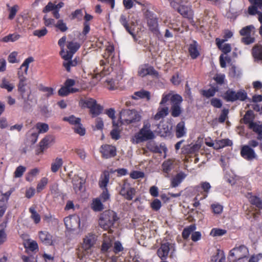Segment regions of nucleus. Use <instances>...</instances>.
Returning a JSON list of instances; mask_svg holds the SVG:
<instances>
[{
	"instance_id": "nucleus-48",
	"label": "nucleus",
	"mask_w": 262,
	"mask_h": 262,
	"mask_svg": "<svg viewBox=\"0 0 262 262\" xmlns=\"http://www.w3.org/2000/svg\"><path fill=\"white\" fill-rule=\"evenodd\" d=\"M73 129L75 133L78 134L80 136H83L85 133V130L83 127L82 125L80 123V122L73 127Z\"/></svg>"
},
{
	"instance_id": "nucleus-10",
	"label": "nucleus",
	"mask_w": 262,
	"mask_h": 262,
	"mask_svg": "<svg viewBox=\"0 0 262 262\" xmlns=\"http://www.w3.org/2000/svg\"><path fill=\"white\" fill-rule=\"evenodd\" d=\"M155 137L154 133L151 130L144 129H140L139 132L135 136L136 143L153 139Z\"/></svg>"
},
{
	"instance_id": "nucleus-20",
	"label": "nucleus",
	"mask_w": 262,
	"mask_h": 262,
	"mask_svg": "<svg viewBox=\"0 0 262 262\" xmlns=\"http://www.w3.org/2000/svg\"><path fill=\"white\" fill-rule=\"evenodd\" d=\"M226 40V39L221 40L219 38L216 39V45L217 46L218 48L221 50H222V51L225 54L229 53L231 50V48L229 44L226 43V44L222 45V44Z\"/></svg>"
},
{
	"instance_id": "nucleus-1",
	"label": "nucleus",
	"mask_w": 262,
	"mask_h": 262,
	"mask_svg": "<svg viewBox=\"0 0 262 262\" xmlns=\"http://www.w3.org/2000/svg\"><path fill=\"white\" fill-rule=\"evenodd\" d=\"M18 83L17 84L18 92L19 94L20 98L23 100V109L27 111L31 109L32 103L36 101L34 96L32 94V91L30 87H29V90L27 91L26 86L27 85V78L20 73H18Z\"/></svg>"
},
{
	"instance_id": "nucleus-52",
	"label": "nucleus",
	"mask_w": 262,
	"mask_h": 262,
	"mask_svg": "<svg viewBox=\"0 0 262 262\" xmlns=\"http://www.w3.org/2000/svg\"><path fill=\"white\" fill-rule=\"evenodd\" d=\"M26 168L23 166H19L17 167L14 173V177L15 178L21 177L24 172L26 171Z\"/></svg>"
},
{
	"instance_id": "nucleus-46",
	"label": "nucleus",
	"mask_w": 262,
	"mask_h": 262,
	"mask_svg": "<svg viewBox=\"0 0 262 262\" xmlns=\"http://www.w3.org/2000/svg\"><path fill=\"white\" fill-rule=\"evenodd\" d=\"M55 27L62 32H66L68 29L66 23H64L62 19L58 20L57 23L55 25Z\"/></svg>"
},
{
	"instance_id": "nucleus-57",
	"label": "nucleus",
	"mask_w": 262,
	"mask_h": 262,
	"mask_svg": "<svg viewBox=\"0 0 262 262\" xmlns=\"http://www.w3.org/2000/svg\"><path fill=\"white\" fill-rule=\"evenodd\" d=\"M252 115L253 112L252 111H248L247 112V113H246L245 115L243 118L244 122L245 124H249V125L250 123L252 122V121H251Z\"/></svg>"
},
{
	"instance_id": "nucleus-12",
	"label": "nucleus",
	"mask_w": 262,
	"mask_h": 262,
	"mask_svg": "<svg viewBox=\"0 0 262 262\" xmlns=\"http://www.w3.org/2000/svg\"><path fill=\"white\" fill-rule=\"evenodd\" d=\"M183 101V98L181 96L180 97V99L178 101H175L171 104L170 107L171 115L173 117H179L182 113L183 110L181 107V103Z\"/></svg>"
},
{
	"instance_id": "nucleus-9",
	"label": "nucleus",
	"mask_w": 262,
	"mask_h": 262,
	"mask_svg": "<svg viewBox=\"0 0 262 262\" xmlns=\"http://www.w3.org/2000/svg\"><path fill=\"white\" fill-rule=\"evenodd\" d=\"M64 222L66 227L71 230H75L80 227V218L77 215H72L64 218Z\"/></svg>"
},
{
	"instance_id": "nucleus-19",
	"label": "nucleus",
	"mask_w": 262,
	"mask_h": 262,
	"mask_svg": "<svg viewBox=\"0 0 262 262\" xmlns=\"http://www.w3.org/2000/svg\"><path fill=\"white\" fill-rule=\"evenodd\" d=\"M249 128L258 134L257 139H262V123L259 122L258 123L256 122L250 123Z\"/></svg>"
},
{
	"instance_id": "nucleus-55",
	"label": "nucleus",
	"mask_w": 262,
	"mask_h": 262,
	"mask_svg": "<svg viewBox=\"0 0 262 262\" xmlns=\"http://www.w3.org/2000/svg\"><path fill=\"white\" fill-rule=\"evenodd\" d=\"M19 7L17 5H14L9 9V16L10 19H12L14 18L17 11L18 10Z\"/></svg>"
},
{
	"instance_id": "nucleus-18",
	"label": "nucleus",
	"mask_w": 262,
	"mask_h": 262,
	"mask_svg": "<svg viewBox=\"0 0 262 262\" xmlns=\"http://www.w3.org/2000/svg\"><path fill=\"white\" fill-rule=\"evenodd\" d=\"M38 236L42 243L46 245H51L52 243L51 235L47 231H41L39 232Z\"/></svg>"
},
{
	"instance_id": "nucleus-21",
	"label": "nucleus",
	"mask_w": 262,
	"mask_h": 262,
	"mask_svg": "<svg viewBox=\"0 0 262 262\" xmlns=\"http://www.w3.org/2000/svg\"><path fill=\"white\" fill-rule=\"evenodd\" d=\"M188 51L191 58L193 59L196 58L199 55V52L198 49L197 42L193 40L189 45Z\"/></svg>"
},
{
	"instance_id": "nucleus-53",
	"label": "nucleus",
	"mask_w": 262,
	"mask_h": 262,
	"mask_svg": "<svg viewBox=\"0 0 262 262\" xmlns=\"http://www.w3.org/2000/svg\"><path fill=\"white\" fill-rule=\"evenodd\" d=\"M47 33L48 30L46 28L43 27L41 29L34 30L33 32V34L34 36L40 38L41 37L45 36L47 34Z\"/></svg>"
},
{
	"instance_id": "nucleus-41",
	"label": "nucleus",
	"mask_w": 262,
	"mask_h": 262,
	"mask_svg": "<svg viewBox=\"0 0 262 262\" xmlns=\"http://www.w3.org/2000/svg\"><path fill=\"white\" fill-rule=\"evenodd\" d=\"M29 211L31 213V218L34 221L35 224H38L40 221L39 214L36 211L33 207H31L29 208Z\"/></svg>"
},
{
	"instance_id": "nucleus-54",
	"label": "nucleus",
	"mask_w": 262,
	"mask_h": 262,
	"mask_svg": "<svg viewBox=\"0 0 262 262\" xmlns=\"http://www.w3.org/2000/svg\"><path fill=\"white\" fill-rule=\"evenodd\" d=\"M113 126L114 127V128L111 131V135L112 136V138L113 139L115 140H118L120 138V130L118 129V127L119 126L115 125Z\"/></svg>"
},
{
	"instance_id": "nucleus-44",
	"label": "nucleus",
	"mask_w": 262,
	"mask_h": 262,
	"mask_svg": "<svg viewBox=\"0 0 262 262\" xmlns=\"http://www.w3.org/2000/svg\"><path fill=\"white\" fill-rule=\"evenodd\" d=\"M79 47V44L76 42L70 41L68 42L67 45V48L69 49V51L73 53H75Z\"/></svg>"
},
{
	"instance_id": "nucleus-15",
	"label": "nucleus",
	"mask_w": 262,
	"mask_h": 262,
	"mask_svg": "<svg viewBox=\"0 0 262 262\" xmlns=\"http://www.w3.org/2000/svg\"><path fill=\"white\" fill-rule=\"evenodd\" d=\"M138 75L143 77L147 75H157V72L154 70V69L147 65H143L141 66L138 70Z\"/></svg>"
},
{
	"instance_id": "nucleus-26",
	"label": "nucleus",
	"mask_w": 262,
	"mask_h": 262,
	"mask_svg": "<svg viewBox=\"0 0 262 262\" xmlns=\"http://www.w3.org/2000/svg\"><path fill=\"white\" fill-rule=\"evenodd\" d=\"M176 135L177 138H181L183 137L186 133L185 122L181 121L178 123L176 126Z\"/></svg>"
},
{
	"instance_id": "nucleus-40",
	"label": "nucleus",
	"mask_w": 262,
	"mask_h": 262,
	"mask_svg": "<svg viewBox=\"0 0 262 262\" xmlns=\"http://www.w3.org/2000/svg\"><path fill=\"white\" fill-rule=\"evenodd\" d=\"M173 162L171 160H168L162 164L163 170L165 173H168L173 168Z\"/></svg>"
},
{
	"instance_id": "nucleus-45",
	"label": "nucleus",
	"mask_w": 262,
	"mask_h": 262,
	"mask_svg": "<svg viewBox=\"0 0 262 262\" xmlns=\"http://www.w3.org/2000/svg\"><path fill=\"white\" fill-rule=\"evenodd\" d=\"M136 194V190L134 188L131 187L128 191L125 192L124 194L122 195L127 200H132Z\"/></svg>"
},
{
	"instance_id": "nucleus-64",
	"label": "nucleus",
	"mask_w": 262,
	"mask_h": 262,
	"mask_svg": "<svg viewBox=\"0 0 262 262\" xmlns=\"http://www.w3.org/2000/svg\"><path fill=\"white\" fill-rule=\"evenodd\" d=\"M151 208L156 210H158L161 207V201L158 199H155L151 204Z\"/></svg>"
},
{
	"instance_id": "nucleus-14",
	"label": "nucleus",
	"mask_w": 262,
	"mask_h": 262,
	"mask_svg": "<svg viewBox=\"0 0 262 262\" xmlns=\"http://www.w3.org/2000/svg\"><path fill=\"white\" fill-rule=\"evenodd\" d=\"M241 156L248 160H251L256 157V155L253 149L251 148L249 146H244L241 151Z\"/></svg>"
},
{
	"instance_id": "nucleus-34",
	"label": "nucleus",
	"mask_w": 262,
	"mask_h": 262,
	"mask_svg": "<svg viewBox=\"0 0 262 262\" xmlns=\"http://www.w3.org/2000/svg\"><path fill=\"white\" fill-rule=\"evenodd\" d=\"M92 208L95 211H100L103 209V205L99 198L93 200L92 204Z\"/></svg>"
},
{
	"instance_id": "nucleus-4",
	"label": "nucleus",
	"mask_w": 262,
	"mask_h": 262,
	"mask_svg": "<svg viewBox=\"0 0 262 262\" xmlns=\"http://www.w3.org/2000/svg\"><path fill=\"white\" fill-rule=\"evenodd\" d=\"M96 241V236L95 234L89 233L83 238V243L81 247L77 249V256L81 259L84 255V252H88V251L94 245Z\"/></svg>"
},
{
	"instance_id": "nucleus-36",
	"label": "nucleus",
	"mask_w": 262,
	"mask_h": 262,
	"mask_svg": "<svg viewBox=\"0 0 262 262\" xmlns=\"http://www.w3.org/2000/svg\"><path fill=\"white\" fill-rule=\"evenodd\" d=\"M11 193V191H8L5 193L0 192V207L5 208V204Z\"/></svg>"
},
{
	"instance_id": "nucleus-7",
	"label": "nucleus",
	"mask_w": 262,
	"mask_h": 262,
	"mask_svg": "<svg viewBox=\"0 0 262 262\" xmlns=\"http://www.w3.org/2000/svg\"><path fill=\"white\" fill-rule=\"evenodd\" d=\"M223 98L228 102H233L236 100L244 101L247 97V93L244 90L237 92L231 90H228L223 95Z\"/></svg>"
},
{
	"instance_id": "nucleus-60",
	"label": "nucleus",
	"mask_w": 262,
	"mask_h": 262,
	"mask_svg": "<svg viewBox=\"0 0 262 262\" xmlns=\"http://www.w3.org/2000/svg\"><path fill=\"white\" fill-rule=\"evenodd\" d=\"M77 64V61L75 60H71L65 61L63 63V66L66 69L68 72L70 71L71 67H74Z\"/></svg>"
},
{
	"instance_id": "nucleus-22",
	"label": "nucleus",
	"mask_w": 262,
	"mask_h": 262,
	"mask_svg": "<svg viewBox=\"0 0 262 262\" xmlns=\"http://www.w3.org/2000/svg\"><path fill=\"white\" fill-rule=\"evenodd\" d=\"M169 113V108L168 107H159L158 109L157 113L154 116V119L155 120H159L166 116Z\"/></svg>"
},
{
	"instance_id": "nucleus-2",
	"label": "nucleus",
	"mask_w": 262,
	"mask_h": 262,
	"mask_svg": "<svg viewBox=\"0 0 262 262\" xmlns=\"http://www.w3.org/2000/svg\"><path fill=\"white\" fill-rule=\"evenodd\" d=\"M141 116L138 112L135 110H123L119 115V121L116 123L113 121V125L121 126L123 124H129L139 122Z\"/></svg>"
},
{
	"instance_id": "nucleus-62",
	"label": "nucleus",
	"mask_w": 262,
	"mask_h": 262,
	"mask_svg": "<svg viewBox=\"0 0 262 262\" xmlns=\"http://www.w3.org/2000/svg\"><path fill=\"white\" fill-rule=\"evenodd\" d=\"M43 20L45 26L47 27L55 26L56 24L54 19L48 18L47 15L44 16Z\"/></svg>"
},
{
	"instance_id": "nucleus-63",
	"label": "nucleus",
	"mask_w": 262,
	"mask_h": 262,
	"mask_svg": "<svg viewBox=\"0 0 262 262\" xmlns=\"http://www.w3.org/2000/svg\"><path fill=\"white\" fill-rule=\"evenodd\" d=\"M114 47L111 45H108L105 49V52L104 55V57L107 58L111 56L114 52Z\"/></svg>"
},
{
	"instance_id": "nucleus-8",
	"label": "nucleus",
	"mask_w": 262,
	"mask_h": 262,
	"mask_svg": "<svg viewBox=\"0 0 262 262\" xmlns=\"http://www.w3.org/2000/svg\"><path fill=\"white\" fill-rule=\"evenodd\" d=\"M252 5L248 8V13L250 15H258V20L262 24V13L258 9L262 10V0H249Z\"/></svg>"
},
{
	"instance_id": "nucleus-51",
	"label": "nucleus",
	"mask_w": 262,
	"mask_h": 262,
	"mask_svg": "<svg viewBox=\"0 0 262 262\" xmlns=\"http://www.w3.org/2000/svg\"><path fill=\"white\" fill-rule=\"evenodd\" d=\"M229 113V110L224 108L221 112V114L218 119V121L220 123H224L226 119L228 118V115Z\"/></svg>"
},
{
	"instance_id": "nucleus-37",
	"label": "nucleus",
	"mask_w": 262,
	"mask_h": 262,
	"mask_svg": "<svg viewBox=\"0 0 262 262\" xmlns=\"http://www.w3.org/2000/svg\"><path fill=\"white\" fill-rule=\"evenodd\" d=\"M35 128L38 130V134L47 132L49 128L47 124L42 122H38L35 125Z\"/></svg>"
},
{
	"instance_id": "nucleus-56",
	"label": "nucleus",
	"mask_w": 262,
	"mask_h": 262,
	"mask_svg": "<svg viewBox=\"0 0 262 262\" xmlns=\"http://www.w3.org/2000/svg\"><path fill=\"white\" fill-rule=\"evenodd\" d=\"M112 241L107 239L104 240L103 244L102 245L101 250L103 252H106L112 246Z\"/></svg>"
},
{
	"instance_id": "nucleus-16",
	"label": "nucleus",
	"mask_w": 262,
	"mask_h": 262,
	"mask_svg": "<svg viewBox=\"0 0 262 262\" xmlns=\"http://www.w3.org/2000/svg\"><path fill=\"white\" fill-rule=\"evenodd\" d=\"M181 96L179 94H174L172 93H169L167 94L163 95L162 100L160 103V105H163L166 103L168 101H170L171 104L175 101H178L180 99Z\"/></svg>"
},
{
	"instance_id": "nucleus-58",
	"label": "nucleus",
	"mask_w": 262,
	"mask_h": 262,
	"mask_svg": "<svg viewBox=\"0 0 262 262\" xmlns=\"http://www.w3.org/2000/svg\"><path fill=\"white\" fill-rule=\"evenodd\" d=\"M48 179L46 178H43L41 179L40 181L38 183L37 186V190L38 192H40L41 191L45 186L47 184Z\"/></svg>"
},
{
	"instance_id": "nucleus-59",
	"label": "nucleus",
	"mask_w": 262,
	"mask_h": 262,
	"mask_svg": "<svg viewBox=\"0 0 262 262\" xmlns=\"http://www.w3.org/2000/svg\"><path fill=\"white\" fill-rule=\"evenodd\" d=\"M131 186L129 183L126 181H124L123 185L121 186V189L120 191V194L122 195L125 194L127 191H128L130 188Z\"/></svg>"
},
{
	"instance_id": "nucleus-24",
	"label": "nucleus",
	"mask_w": 262,
	"mask_h": 262,
	"mask_svg": "<svg viewBox=\"0 0 262 262\" xmlns=\"http://www.w3.org/2000/svg\"><path fill=\"white\" fill-rule=\"evenodd\" d=\"M138 98L142 99L145 98L148 101L150 99V93L147 91L141 90L135 92L134 95L133 96V98L134 99H137Z\"/></svg>"
},
{
	"instance_id": "nucleus-23",
	"label": "nucleus",
	"mask_w": 262,
	"mask_h": 262,
	"mask_svg": "<svg viewBox=\"0 0 262 262\" xmlns=\"http://www.w3.org/2000/svg\"><path fill=\"white\" fill-rule=\"evenodd\" d=\"M84 183V180L78 176H75L73 180V188L76 193L80 191L82 185Z\"/></svg>"
},
{
	"instance_id": "nucleus-47",
	"label": "nucleus",
	"mask_w": 262,
	"mask_h": 262,
	"mask_svg": "<svg viewBox=\"0 0 262 262\" xmlns=\"http://www.w3.org/2000/svg\"><path fill=\"white\" fill-rule=\"evenodd\" d=\"M63 120L68 121L70 124L74 125L75 126L80 122V119L76 118L74 116L72 115L69 117H64Z\"/></svg>"
},
{
	"instance_id": "nucleus-13",
	"label": "nucleus",
	"mask_w": 262,
	"mask_h": 262,
	"mask_svg": "<svg viewBox=\"0 0 262 262\" xmlns=\"http://www.w3.org/2000/svg\"><path fill=\"white\" fill-rule=\"evenodd\" d=\"M178 11L184 17L189 19H192L193 12L192 10L188 6L183 5V3L180 4V6L178 8Z\"/></svg>"
},
{
	"instance_id": "nucleus-39",
	"label": "nucleus",
	"mask_w": 262,
	"mask_h": 262,
	"mask_svg": "<svg viewBox=\"0 0 262 262\" xmlns=\"http://www.w3.org/2000/svg\"><path fill=\"white\" fill-rule=\"evenodd\" d=\"M109 174L107 173H104V176L101 178L99 182V185L101 189H107L106 186L109 182Z\"/></svg>"
},
{
	"instance_id": "nucleus-32",
	"label": "nucleus",
	"mask_w": 262,
	"mask_h": 262,
	"mask_svg": "<svg viewBox=\"0 0 262 262\" xmlns=\"http://www.w3.org/2000/svg\"><path fill=\"white\" fill-rule=\"evenodd\" d=\"M249 201L252 205H254L256 208L259 209H262V200L259 198L255 195H250L249 197Z\"/></svg>"
},
{
	"instance_id": "nucleus-33",
	"label": "nucleus",
	"mask_w": 262,
	"mask_h": 262,
	"mask_svg": "<svg viewBox=\"0 0 262 262\" xmlns=\"http://www.w3.org/2000/svg\"><path fill=\"white\" fill-rule=\"evenodd\" d=\"M0 88L7 90L8 92H11L14 88V85L13 83H10L9 81L4 78L2 80V82L0 84Z\"/></svg>"
},
{
	"instance_id": "nucleus-17",
	"label": "nucleus",
	"mask_w": 262,
	"mask_h": 262,
	"mask_svg": "<svg viewBox=\"0 0 262 262\" xmlns=\"http://www.w3.org/2000/svg\"><path fill=\"white\" fill-rule=\"evenodd\" d=\"M169 250V244L168 243L162 244L157 251L158 255L162 260L166 259L168 255Z\"/></svg>"
},
{
	"instance_id": "nucleus-61",
	"label": "nucleus",
	"mask_w": 262,
	"mask_h": 262,
	"mask_svg": "<svg viewBox=\"0 0 262 262\" xmlns=\"http://www.w3.org/2000/svg\"><path fill=\"white\" fill-rule=\"evenodd\" d=\"M110 194L108 193L107 189H103V191L100 195V198L101 199L103 202L107 201L110 199Z\"/></svg>"
},
{
	"instance_id": "nucleus-35",
	"label": "nucleus",
	"mask_w": 262,
	"mask_h": 262,
	"mask_svg": "<svg viewBox=\"0 0 262 262\" xmlns=\"http://www.w3.org/2000/svg\"><path fill=\"white\" fill-rule=\"evenodd\" d=\"M232 144V142L229 139H222L217 141L214 144V148L216 149H220L223 148L225 146H229Z\"/></svg>"
},
{
	"instance_id": "nucleus-29",
	"label": "nucleus",
	"mask_w": 262,
	"mask_h": 262,
	"mask_svg": "<svg viewBox=\"0 0 262 262\" xmlns=\"http://www.w3.org/2000/svg\"><path fill=\"white\" fill-rule=\"evenodd\" d=\"M158 128L161 136L169 135L172 129V126H169L167 123L163 124L162 125H160Z\"/></svg>"
},
{
	"instance_id": "nucleus-49",
	"label": "nucleus",
	"mask_w": 262,
	"mask_h": 262,
	"mask_svg": "<svg viewBox=\"0 0 262 262\" xmlns=\"http://www.w3.org/2000/svg\"><path fill=\"white\" fill-rule=\"evenodd\" d=\"M254 28L252 25H250L243 28L240 31V34L242 36H249L251 32Z\"/></svg>"
},
{
	"instance_id": "nucleus-11",
	"label": "nucleus",
	"mask_w": 262,
	"mask_h": 262,
	"mask_svg": "<svg viewBox=\"0 0 262 262\" xmlns=\"http://www.w3.org/2000/svg\"><path fill=\"white\" fill-rule=\"evenodd\" d=\"M100 152L102 157L105 159L113 158L116 155V148L110 145H102L101 147Z\"/></svg>"
},
{
	"instance_id": "nucleus-42",
	"label": "nucleus",
	"mask_w": 262,
	"mask_h": 262,
	"mask_svg": "<svg viewBox=\"0 0 262 262\" xmlns=\"http://www.w3.org/2000/svg\"><path fill=\"white\" fill-rule=\"evenodd\" d=\"M20 38V35L18 34H10L3 38L2 40L4 42H13L18 40Z\"/></svg>"
},
{
	"instance_id": "nucleus-28",
	"label": "nucleus",
	"mask_w": 262,
	"mask_h": 262,
	"mask_svg": "<svg viewBox=\"0 0 262 262\" xmlns=\"http://www.w3.org/2000/svg\"><path fill=\"white\" fill-rule=\"evenodd\" d=\"M53 140L54 138L52 136H48L45 137L39 143L41 152H43L44 149L47 148L49 144L53 141Z\"/></svg>"
},
{
	"instance_id": "nucleus-27",
	"label": "nucleus",
	"mask_w": 262,
	"mask_h": 262,
	"mask_svg": "<svg viewBox=\"0 0 262 262\" xmlns=\"http://www.w3.org/2000/svg\"><path fill=\"white\" fill-rule=\"evenodd\" d=\"M185 175L183 173H179L171 180V186L172 187H177L185 178Z\"/></svg>"
},
{
	"instance_id": "nucleus-25",
	"label": "nucleus",
	"mask_w": 262,
	"mask_h": 262,
	"mask_svg": "<svg viewBox=\"0 0 262 262\" xmlns=\"http://www.w3.org/2000/svg\"><path fill=\"white\" fill-rule=\"evenodd\" d=\"M129 16H125V15L122 14L120 16L119 21L120 23L124 26L126 30L132 35L134 36V33L132 32L131 29L129 26Z\"/></svg>"
},
{
	"instance_id": "nucleus-50",
	"label": "nucleus",
	"mask_w": 262,
	"mask_h": 262,
	"mask_svg": "<svg viewBox=\"0 0 262 262\" xmlns=\"http://www.w3.org/2000/svg\"><path fill=\"white\" fill-rule=\"evenodd\" d=\"M226 230L221 229L213 228L210 232V235L212 236H220L224 235Z\"/></svg>"
},
{
	"instance_id": "nucleus-6",
	"label": "nucleus",
	"mask_w": 262,
	"mask_h": 262,
	"mask_svg": "<svg viewBox=\"0 0 262 262\" xmlns=\"http://www.w3.org/2000/svg\"><path fill=\"white\" fill-rule=\"evenodd\" d=\"M248 253V248L244 245H241L230 251L228 259L230 262H237V260L247 257Z\"/></svg>"
},
{
	"instance_id": "nucleus-38",
	"label": "nucleus",
	"mask_w": 262,
	"mask_h": 262,
	"mask_svg": "<svg viewBox=\"0 0 262 262\" xmlns=\"http://www.w3.org/2000/svg\"><path fill=\"white\" fill-rule=\"evenodd\" d=\"M33 61H34V59L32 57H29L28 58H27L24 61L23 63L21 65V66L18 71L17 74L18 73V72L20 71V73L23 75V73L21 72V70L22 69V68L23 67H25V68L24 70V73H25L26 75H27L29 65L30 63L32 62Z\"/></svg>"
},
{
	"instance_id": "nucleus-30",
	"label": "nucleus",
	"mask_w": 262,
	"mask_h": 262,
	"mask_svg": "<svg viewBox=\"0 0 262 262\" xmlns=\"http://www.w3.org/2000/svg\"><path fill=\"white\" fill-rule=\"evenodd\" d=\"M63 164L61 158H56L51 164V171L53 172H56L61 168Z\"/></svg>"
},
{
	"instance_id": "nucleus-43",
	"label": "nucleus",
	"mask_w": 262,
	"mask_h": 262,
	"mask_svg": "<svg viewBox=\"0 0 262 262\" xmlns=\"http://www.w3.org/2000/svg\"><path fill=\"white\" fill-rule=\"evenodd\" d=\"M195 230V226L194 225H191L188 228L184 229L182 232L183 237L187 239L189 235L192 233Z\"/></svg>"
},
{
	"instance_id": "nucleus-5",
	"label": "nucleus",
	"mask_w": 262,
	"mask_h": 262,
	"mask_svg": "<svg viewBox=\"0 0 262 262\" xmlns=\"http://www.w3.org/2000/svg\"><path fill=\"white\" fill-rule=\"evenodd\" d=\"M79 103L82 107H87L90 109V113L92 114L93 117L99 115L102 110V107L97 103L96 100L93 98H86L81 99Z\"/></svg>"
},
{
	"instance_id": "nucleus-31",
	"label": "nucleus",
	"mask_w": 262,
	"mask_h": 262,
	"mask_svg": "<svg viewBox=\"0 0 262 262\" xmlns=\"http://www.w3.org/2000/svg\"><path fill=\"white\" fill-rule=\"evenodd\" d=\"M252 55L255 59L262 60V46H255L252 49Z\"/></svg>"
},
{
	"instance_id": "nucleus-3",
	"label": "nucleus",
	"mask_w": 262,
	"mask_h": 262,
	"mask_svg": "<svg viewBox=\"0 0 262 262\" xmlns=\"http://www.w3.org/2000/svg\"><path fill=\"white\" fill-rule=\"evenodd\" d=\"M118 219L117 214L114 211L106 210L101 214L99 224L104 230H108Z\"/></svg>"
}]
</instances>
